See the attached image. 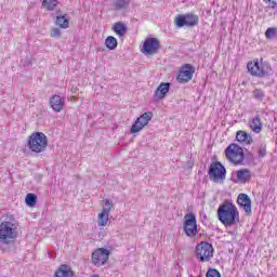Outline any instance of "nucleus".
Wrapping results in <instances>:
<instances>
[{
  "mask_svg": "<svg viewBox=\"0 0 277 277\" xmlns=\"http://www.w3.org/2000/svg\"><path fill=\"white\" fill-rule=\"evenodd\" d=\"M217 217L224 226H237L239 224V210L230 201H224L217 209Z\"/></svg>",
  "mask_w": 277,
  "mask_h": 277,
  "instance_id": "1",
  "label": "nucleus"
},
{
  "mask_svg": "<svg viewBox=\"0 0 277 277\" xmlns=\"http://www.w3.org/2000/svg\"><path fill=\"white\" fill-rule=\"evenodd\" d=\"M18 238V224L4 221L0 224V246H10Z\"/></svg>",
  "mask_w": 277,
  "mask_h": 277,
  "instance_id": "2",
  "label": "nucleus"
},
{
  "mask_svg": "<svg viewBox=\"0 0 277 277\" xmlns=\"http://www.w3.org/2000/svg\"><path fill=\"white\" fill-rule=\"evenodd\" d=\"M27 146L31 153H44L47 146H49V140L42 132H34L27 141Z\"/></svg>",
  "mask_w": 277,
  "mask_h": 277,
  "instance_id": "3",
  "label": "nucleus"
},
{
  "mask_svg": "<svg viewBox=\"0 0 277 277\" xmlns=\"http://www.w3.org/2000/svg\"><path fill=\"white\" fill-rule=\"evenodd\" d=\"M248 71L252 77H269L272 75V66L267 62H259V60H255L253 62H249L247 64Z\"/></svg>",
  "mask_w": 277,
  "mask_h": 277,
  "instance_id": "4",
  "label": "nucleus"
},
{
  "mask_svg": "<svg viewBox=\"0 0 277 277\" xmlns=\"http://www.w3.org/2000/svg\"><path fill=\"white\" fill-rule=\"evenodd\" d=\"M195 254L201 263H209L213 259V245L201 241L196 246Z\"/></svg>",
  "mask_w": 277,
  "mask_h": 277,
  "instance_id": "5",
  "label": "nucleus"
},
{
  "mask_svg": "<svg viewBox=\"0 0 277 277\" xmlns=\"http://www.w3.org/2000/svg\"><path fill=\"white\" fill-rule=\"evenodd\" d=\"M225 157L230 161L232 163H235L236 166L239 163H243L245 155H243V148L239 147V145L232 143L226 149H225Z\"/></svg>",
  "mask_w": 277,
  "mask_h": 277,
  "instance_id": "6",
  "label": "nucleus"
},
{
  "mask_svg": "<svg viewBox=\"0 0 277 277\" xmlns=\"http://www.w3.org/2000/svg\"><path fill=\"white\" fill-rule=\"evenodd\" d=\"M208 174L213 183H224L226 180V168L221 162H213L210 164Z\"/></svg>",
  "mask_w": 277,
  "mask_h": 277,
  "instance_id": "7",
  "label": "nucleus"
},
{
  "mask_svg": "<svg viewBox=\"0 0 277 277\" xmlns=\"http://www.w3.org/2000/svg\"><path fill=\"white\" fill-rule=\"evenodd\" d=\"M184 225L183 230L186 237L194 238L198 235V223L196 222V214L195 213H187L184 216Z\"/></svg>",
  "mask_w": 277,
  "mask_h": 277,
  "instance_id": "8",
  "label": "nucleus"
},
{
  "mask_svg": "<svg viewBox=\"0 0 277 277\" xmlns=\"http://www.w3.org/2000/svg\"><path fill=\"white\" fill-rule=\"evenodd\" d=\"M194 72H196V68L192 64H184L177 72L176 81L179 83H189L194 79Z\"/></svg>",
  "mask_w": 277,
  "mask_h": 277,
  "instance_id": "9",
  "label": "nucleus"
},
{
  "mask_svg": "<svg viewBox=\"0 0 277 277\" xmlns=\"http://www.w3.org/2000/svg\"><path fill=\"white\" fill-rule=\"evenodd\" d=\"M153 120V111H147L141 115L135 122L132 124L130 129V133H140L144 127L148 126V123Z\"/></svg>",
  "mask_w": 277,
  "mask_h": 277,
  "instance_id": "10",
  "label": "nucleus"
},
{
  "mask_svg": "<svg viewBox=\"0 0 277 277\" xmlns=\"http://www.w3.org/2000/svg\"><path fill=\"white\" fill-rule=\"evenodd\" d=\"M199 17L198 15L194 14H186V15H179L175 18V25L176 27H196L198 24Z\"/></svg>",
  "mask_w": 277,
  "mask_h": 277,
  "instance_id": "11",
  "label": "nucleus"
},
{
  "mask_svg": "<svg viewBox=\"0 0 277 277\" xmlns=\"http://www.w3.org/2000/svg\"><path fill=\"white\" fill-rule=\"evenodd\" d=\"M159 49H161V43L157 38H148L143 44V53L145 55H157Z\"/></svg>",
  "mask_w": 277,
  "mask_h": 277,
  "instance_id": "12",
  "label": "nucleus"
},
{
  "mask_svg": "<svg viewBox=\"0 0 277 277\" xmlns=\"http://www.w3.org/2000/svg\"><path fill=\"white\" fill-rule=\"evenodd\" d=\"M107 261H109V250L100 248L92 253V263L97 265V267L105 265Z\"/></svg>",
  "mask_w": 277,
  "mask_h": 277,
  "instance_id": "13",
  "label": "nucleus"
},
{
  "mask_svg": "<svg viewBox=\"0 0 277 277\" xmlns=\"http://www.w3.org/2000/svg\"><path fill=\"white\" fill-rule=\"evenodd\" d=\"M237 203L240 209H243L247 215H252V199L247 194H239L237 198Z\"/></svg>",
  "mask_w": 277,
  "mask_h": 277,
  "instance_id": "14",
  "label": "nucleus"
},
{
  "mask_svg": "<svg viewBox=\"0 0 277 277\" xmlns=\"http://www.w3.org/2000/svg\"><path fill=\"white\" fill-rule=\"evenodd\" d=\"M131 5V0H110V8L114 12H127Z\"/></svg>",
  "mask_w": 277,
  "mask_h": 277,
  "instance_id": "15",
  "label": "nucleus"
},
{
  "mask_svg": "<svg viewBox=\"0 0 277 277\" xmlns=\"http://www.w3.org/2000/svg\"><path fill=\"white\" fill-rule=\"evenodd\" d=\"M168 92H170V82L160 83L154 93V101H161L166 98V94H168Z\"/></svg>",
  "mask_w": 277,
  "mask_h": 277,
  "instance_id": "16",
  "label": "nucleus"
},
{
  "mask_svg": "<svg viewBox=\"0 0 277 277\" xmlns=\"http://www.w3.org/2000/svg\"><path fill=\"white\" fill-rule=\"evenodd\" d=\"M65 103H66V100L60 95H53L50 98V105L53 111H62L64 109Z\"/></svg>",
  "mask_w": 277,
  "mask_h": 277,
  "instance_id": "17",
  "label": "nucleus"
},
{
  "mask_svg": "<svg viewBox=\"0 0 277 277\" xmlns=\"http://www.w3.org/2000/svg\"><path fill=\"white\" fill-rule=\"evenodd\" d=\"M236 176H237V180H233L234 183L238 182V183L246 184V183H249V181L252 179V173L250 172L249 169H241L236 171Z\"/></svg>",
  "mask_w": 277,
  "mask_h": 277,
  "instance_id": "18",
  "label": "nucleus"
},
{
  "mask_svg": "<svg viewBox=\"0 0 277 277\" xmlns=\"http://www.w3.org/2000/svg\"><path fill=\"white\" fill-rule=\"evenodd\" d=\"M75 273H72V268L70 265L62 264L56 271L53 277H72Z\"/></svg>",
  "mask_w": 277,
  "mask_h": 277,
  "instance_id": "19",
  "label": "nucleus"
},
{
  "mask_svg": "<svg viewBox=\"0 0 277 277\" xmlns=\"http://www.w3.org/2000/svg\"><path fill=\"white\" fill-rule=\"evenodd\" d=\"M236 140L237 142H240V144H252V142H254V140L252 138V135H250V133L239 130L236 133Z\"/></svg>",
  "mask_w": 277,
  "mask_h": 277,
  "instance_id": "20",
  "label": "nucleus"
},
{
  "mask_svg": "<svg viewBox=\"0 0 277 277\" xmlns=\"http://www.w3.org/2000/svg\"><path fill=\"white\" fill-rule=\"evenodd\" d=\"M249 126L253 133H261V131H263V122H261V116L255 115V118L249 122Z\"/></svg>",
  "mask_w": 277,
  "mask_h": 277,
  "instance_id": "21",
  "label": "nucleus"
},
{
  "mask_svg": "<svg viewBox=\"0 0 277 277\" xmlns=\"http://www.w3.org/2000/svg\"><path fill=\"white\" fill-rule=\"evenodd\" d=\"M113 30L119 38H122L124 34H127V25H124L122 22H117L114 24Z\"/></svg>",
  "mask_w": 277,
  "mask_h": 277,
  "instance_id": "22",
  "label": "nucleus"
},
{
  "mask_svg": "<svg viewBox=\"0 0 277 277\" xmlns=\"http://www.w3.org/2000/svg\"><path fill=\"white\" fill-rule=\"evenodd\" d=\"M105 47L106 49H109V51H116L118 48V39L114 36H109L105 39Z\"/></svg>",
  "mask_w": 277,
  "mask_h": 277,
  "instance_id": "23",
  "label": "nucleus"
},
{
  "mask_svg": "<svg viewBox=\"0 0 277 277\" xmlns=\"http://www.w3.org/2000/svg\"><path fill=\"white\" fill-rule=\"evenodd\" d=\"M108 223H109V213L102 211L97 216V225L107 226Z\"/></svg>",
  "mask_w": 277,
  "mask_h": 277,
  "instance_id": "24",
  "label": "nucleus"
},
{
  "mask_svg": "<svg viewBox=\"0 0 277 277\" xmlns=\"http://www.w3.org/2000/svg\"><path fill=\"white\" fill-rule=\"evenodd\" d=\"M25 202L27 207H36V202H38V196L36 194H27L25 198Z\"/></svg>",
  "mask_w": 277,
  "mask_h": 277,
  "instance_id": "25",
  "label": "nucleus"
},
{
  "mask_svg": "<svg viewBox=\"0 0 277 277\" xmlns=\"http://www.w3.org/2000/svg\"><path fill=\"white\" fill-rule=\"evenodd\" d=\"M60 2L57 0H43L42 5L45 10L53 11L57 8Z\"/></svg>",
  "mask_w": 277,
  "mask_h": 277,
  "instance_id": "26",
  "label": "nucleus"
},
{
  "mask_svg": "<svg viewBox=\"0 0 277 277\" xmlns=\"http://www.w3.org/2000/svg\"><path fill=\"white\" fill-rule=\"evenodd\" d=\"M56 25L58 27H62V29H68V18H66V16L62 15V16H56Z\"/></svg>",
  "mask_w": 277,
  "mask_h": 277,
  "instance_id": "27",
  "label": "nucleus"
},
{
  "mask_svg": "<svg viewBox=\"0 0 277 277\" xmlns=\"http://www.w3.org/2000/svg\"><path fill=\"white\" fill-rule=\"evenodd\" d=\"M103 203H104V207L102 209V212L110 213L111 209H114V201L109 199H104Z\"/></svg>",
  "mask_w": 277,
  "mask_h": 277,
  "instance_id": "28",
  "label": "nucleus"
},
{
  "mask_svg": "<svg viewBox=\"0 0 277 277\" xmlns=\"http://www.w3.org/2000/svg\"><path fill=\"white\" fill-rule=\"evenodd\" d=\"M252 94H253V98H255V101L262 102L265 98V91H263L261 89L253 90Z\"/></svg>",
  "mask_w": 277,
  "mask_h": 277,
  "instance_id": "29",
  "label": "nucleus"
},
{
  "mask_svg": "<svg viewBox=\"0 0 277 277\" xmlns=\"http://www.w3.org/2000/svg\"><path fill=\"white\" fill-rule=\"evenodd\" d=\"M276 36H277V28L271 27L266 29L265 38H267V40H272V38H276Z\"/></svg>",
  "mask_w": 277,
  "mask_h": 277,
  "instance_id": "30",
  "label": "nucleus"
},
{
  "mask_svg": "<svg viewBox=\"0 0 277 277\" xmlns=\"http://www.w3.org/2000/svg\"><path fill=\"white\" fill-rule=\"evenodd\" d=\"M207 277H222V275L220 274V272L215 268H210L208 272H207Z\"/></svg>",
  "mask_w": 277,
  "mask_h": 277,
  "instance_id": "31",
  "label": "nucleus"
},
{
  "mask_svg": "<svg viewBox=\"0 0 277 277\" xmlns=\"http://www.w3.org/2000/svg\"><path fill=\"white\" fill-rule=\"evenodd\" d=\"M62 36V32L60 31V28H53L51 32L52 38H60Z\"/></svg>",
  "mask_w": 277,
  "mask_h": 277,
  "instance_id": "32",
  "label": "nucleus"
},
{
  "mask_svg": "<svg viewBox=\"0 0 277 277\" xmlns=\"http://www.w3.org/2000/svg\"><path fill=\"white\" fill-rule=\"evenodd\" d=\"M267 155V148L265 146H261L259 148V157H265Z\"/></svg>",
  "mask_w": 277,
  "mask_h": 277,
  "instance_id": "33",
  "label": "nucleus"
},
{
  "mask_svg": "<svg viewBox=\"0 0 277 277\" xmlns=\"http://www.w3.org/2000/svg\"><path fill=\"white\" fill-rule=\"evenodd\" d=\"M248 157L249 159H254V156L252 155V153H248Z\"/></svg>",
  "mask_w": 277,
  "mask_h": 277,
  "instance_id": "34",
  "label": "nucleus"
}]
</instances>
